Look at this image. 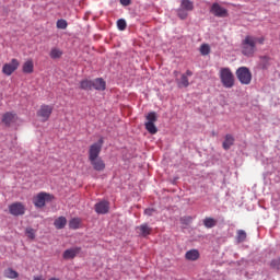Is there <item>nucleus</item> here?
Wrapping results in <instances>:
<instances>
[{
    "label": "nucleus",
    "mask_w": 280,
    "mask_h": 280,
    "mask_svg": "<svg viewBox=\"0 0 280 280\" xmlns=\"http://www.w3.org/2000/svg\"><path fill=\"white\" fill-rule=\"evenodd\" d=\"M54 226L58 230H62L67 226V218L59 217L54 221Z\"/></svg>",
    "instance_id": "nucleus-21"
},
{
    "label": "nucleus",
    "mask_w": 280,
    "mask_h": 280,
    "mask_svg": "<svg viewBox=\"0 0 280 280\" xmlns=\"http://www.w3.org/2000/svg\"><path fill=\"white\" fill-rule=\"evenodd\" d=\"M203 226L206 229H213L214 226H218V220L207 217L203 219Z\"/></svg>",
    "instance_id": "nucleus-22"
},
{
    "label": "nucleus",
    "mask_w": 280,
    "mask_h": 280,
    "mask_svg": "<svg viewBox=\"0 0 280 280\" xmlns=\"http://www.w3.org/2000/svg\"><path fill=\"white\" fill-rule=\"evenodd\" d=\"M82 248L81 247H72L69 249H66L62 254L63 259H75L78 255H80Z\"/></svg>",
    "instance_id": "nucleus-12"
},
{
    "label": "nucleus",
    "mask_w": 280,
    "mask_h": 280,
    "mask_svg": "<svg viewBox=\"0 0 280 280\" xmlns=\"http://www.w3.org/2000/svg\"><path fill=\"white\" fill-rule=\"evenodd\" d=\"M54 200V196L47 192H39L33 198V203L37 209H43L46 202Z\"/></svg>",
    "instance_id": "nucleus-5"
},
{
    "label": "nucleus",
    "mask_w": 280,
    "mask_h": 280,
    "mask_svg": "<svg viewBox=\"0 0 280 280\" xmlns=\"http://www.w3.org/2000/svg\"><path fill=\"white\" fill-rule=\"evenodd\" d=\"M194 75L191 70H187L186 73L182 74L180 80H176L177 86L179 89H187L189 86V78Z\"/></svg>",
    "instance_id": "nucleus-11"
},
{
    "label": "nucleus",
    "mask_w": 280,
    "mask_h": 280,
    "mask_svg": "<svg viewBox=\"0 0 280 280\" xmlns=\"http://www.w3.org/2000/svg\"><path fill=\"white\" fill-rule=\"evenodd\" d=\"M219 78L224 89H233L235 86V75L230 68H221L219 70Z\"/></svg>",
    "instance_id": "nucleus-2"
},
{
    "label": "nucleus",
    "mask_w": 280,
    "mask_h": 280,
    "mask_svg": "<svg viewBox=\"0 0 280 280\" xmlns=\"http://www.w3.org/2000/svg\"><path fill=\"white\" fill-rule=\"evenodd\" d=\"M246 241V232L244 230L237 231V242L242 243Z\"/></svg>",
    "instance_id": "nucleus-32"
},
{
    "label": "nucleus",
    "mask_w": 280,
    "mask_h": 280,
    "mask_svg": "<svg viewBox=\"0 0 280 280\" xmlns=\"http://www.w3.org/2000/svg\"><path fill=\"white\" fill-rule=\"evenodd\" d=\"M266 43V37L247 35L242 42V54L247 58H253L257 51V45H264Z\"/></svg>",
    "instance_id": "nucleus-1"
},
{
    "label": "nucleus",
    "mask_w": 280,
    "mask_h": 280,
    "mask_svg": "<svg viewBox=\"0 0 280 280\" xmlns=\"http://www.w3.org/2000/svg\"><path fill=\"white\" fill-rule=\"evenodd\" d=\"M236 78L241 84H250L253 81V73L246 67H241L236 70Z\"/></svg>",
    "instance_id": "nucleus-4"
},
{
    "label": "nucleus",
    "mask_w": 280,
    "mask_h": 280,
    "mask_svg": "<svg viewBox=\"0 0 280 280\" xmlns=\"http://www.w3.org/2000/svg\"><path fill=\"white\" fill-rule=\"evenodd\" d=\"M80 224H82V220L80 218H73L69 221V229L75 231L80 229Z\"/></svg>",
    "instance_id": "nucleus-25"
},
{
    "label": "nucleus",
    "mask_w": 280,
    "mask_h": 280,
    "mask_svg": "<svg viewBox=\"0 0 280 280\" xmlns=\"http://www.w3.org/2000/svg\"><path fill=\"white\" fill-rule=\"evenodd\" d=\"M4 276L8 279H16L19 277V272L14 271L12 268H9L4 271Z\"/></svg>",
    "instance_id": "nucleus-27"
},
{
    "label": "nucleus",
    "mask_w": 280,
    "mask_h": 280,
    "mask_svg": "<svg viewBox=\"0 0 280 280\" xmlns=\"http://www.w3.org/2000/svg\"><path fill=\"white\" fill-rule=\"evenodd\" d=\"M269 266L271 270H280V257L272 259Z\"/></svg>",
    "instance_id": "nucleus-29"
},
{
    "label": "nucleus",
    "mask_w": 280,
    "mask_h": 280,
    "mask_svg": "<svg viewBox=\"0 0 280 280\" xmlns=\"http://www.w3.org/2000/svg\"><path fill=\"white\" fill-rule=\"evenodd\" d=\"M28 240H35L36 238V230L32 228H27L25 231Z\"/></svg>",
    "instance_id": "nucleus-31"
},
{
    "label": "nucleus",
    "mask_w": 280,
    "mask_h": 280,
    "mask_svg": "<svg viewBox=\"0 0 280 280\" xmlns=\"http://www.w3.org/2000/svg\"><path fill=\"white\" fill-rule=\"evenodd\" d=\"M260 60H261V62H262L264 69H266V67H268V62H270V57H268V56H262V57H260Z\"/></svg>",
    "instance_id": "nucleus-35"
},
{
    "label": "nucleus",
    "mask_w": 280,
    "mask_h": 280,
    "mask_svg": "<svg viewBox=\"0 0 280 280\" xmlns=\"http://www.w3.org/2000/svg\"><path fill=\"white\" fill-rule=\"evenodd\" d=\"M180 8L186 10V12H192L194 11V2L190 0H182Z\"/></svg>",
    "instance_id": "nucleus-23"
},
{
    "label": "nucleus",
    "mask_w": 280,
    "mask_h": 280,
    "mask_svg": "<svg viewBox=\"0 0 280 280\" xmlns=\"http://www.w3.org/2000/svg\"><path fill=\"white\" fill-rule=\"evenodd\" d=\"M80 89H82V91H91L93 89V81L91 80L81 81Z\"/></svg>",
    "instance_id": "nucleus-26"
},
{
    "label": "nucleus",
    "mask_w": 280,
    "mask_h": 280,
    "mask_svg": "<svg viewBox=\"0 0 280 280\" xmlns=\"http://www.w3.org/2000/svg\"><path fill=\"white\" fill-rule=\"evenodd\" d=\"M117 27L120 32H124V30H126V27H127L126 20H124V19L118 20Z\"/></svg>",
    "instance_id": "nucleus-33"
},
{
    "label": "nucleus",
    "mask_w": 280,
    "mask_h": 280,
    "mask_svg": "<svg viewBox=\"0 0 280 280\" xmlns=\"http://www.w3.org/2000/svg\"><path fill=\"white\" fill-rule=\"evenodd\" d=\"M154 211H156V210H154V208H148L144 210V214L149 215V217L154 215Z\"/></svg>",
    "instance_id": "nucleus-36"
},
{
    "label": "nucleus",
    "mask_w": 280,
    "mask_h": 280,
    "mask_svg": "<svg viewBox=\"0 0 280 280\" xmlns=\"http://www.w3.org/2000/svg\"><path fill=\"white\" fill-rule=\"evenodd\" d=\"M188 261H198L200 259V252L198 249H190L185 254Z\"/></svg>",
    "instance_id": "nucleus-17"
},
{
    "label": "nucleus",
    "mask_w": 280,
    "mask_h": 280,
    "mask_svg": "<svg viewBox=\"0 0 280 280\" xmlns=\"http://www.w3.org/2000/svg\"><path fill=\"white\" fill-rule=\"evenodd\" d=\"M210 52H211V47H209V44H203L200 46L201 56H209Z\"/></svg>",
    "instance_id": "nucleus-30"
},
{
    "label": "nucleus",
    "mask_w": 280,
    "mask_h": 280,
    "mask_svg": "<svg viewBox=\"0 0 280 280\" xmlns=\"http://www.w3.org/2000/svg\"><path fill=\"white\" fill-rule=\"evenodd\" d=\"M174 75H178V71H174Z\"/></svg>",
    "instance_id": "nucleus-39"
},
{
    "label": "nucleus",
    "mask_w": 280,
    "mask_h": 280,
    "mask_svg": "<svg viewBox=\"0 0 280 280\" xmlns=\"http://www.w3.org/2000/svg\"><path fill=\"white\" fill-rule=\"evenodd\" d=\"M67 20H58L57 21V28L58 30H67Z\"/></svg>",
    "instance_id": "nucleus-34"
},
{
    "label": "nucleus",
    "mask_w": 280,
    "mask_h": 280,
    "mask_svg": "<svg viewBox=\"0 0 280 280\" xmlns=\"http://www.w3.org/2000/svg\"><path fill=\"white\" fill-rule=\"evenodd\" d=\"M92 89H95V91H106V81L103 79H95L92 81Z\"/></svg>",
    "instance_id": "nucleus-16"
},
{
    "label": "nucleus",
    "mask_w": 280,
    "mask_h": 280,
    "mask_svg": "<svg viewBox=\"0 0 280 280\" xmlns=\"http://www.w3.org/2000/svg\"><path fill=\"white\" fill-rule=\"evenodd\" d=\"M210 13L218 19H226V16H229V11L218 2L212 3Z\"/></svg>",
    "instance_id": "nucleus-8"
},
{
    "label": "nucleus",
    "mask_w": 280,
    "mask_h": 280,
    "mask_svg": "<svg viewBox=\"0 0 280 280\" xmlns=\"http://www.w3.org/2000/svg\"><path fill=\"white\" fill-rule=\"evenodd\" d=\"M21 62H19V59H12L10 63H4L2 67V73L4 75H12L16 69H19Z\"/></svg>",
    "instance_id": "nucleus-10"
},
{
    "label": "nucleus",
    "mask_w": 280,
    "mask_h": 280,
    "mask_svg": "<svg viewBox=\"0 0 280 280\" xmlns=\"http://www.w3.org/2000/svg\"><path fill=\"white\" fill-rule=\"evenodd\" d=\"M9 213L11 215H15L19 218V215H25V205L22 202H13L9 206Z\"/></svg>",
    "instance_id": "nucleus-9"
},
{
    "label": "nucleus",
    "mask_w": 280,
    "mask_h": 280,
    "mask_svg": "<svg viewBox=\"0 0 280 280\" xmlns=\"http://www.w3.org/2000/svg\"><path fill=\"white\" fill-rule=\"evenodd\" d=\"M34 280H45V278H43V276H37V277H34Z\"/></svg>",
    "instance_id": "nucleus-38"
},
{
    "label": "nucleus",
    "mask_w": 280,
    "mask_h": 280,
    "mask_svg": "<svg viewBox=\"0 0 280 280\" xmlns=\"http://www.w3.org/2000/svg\"><path fill=\"white\" fill-rule=\"evenodd\" d=\"M104 145V138H101L97 142L93 143L89 149V161L100 159L102 147Z\"/></svg>",
    "instance_id": "nucleus-7"
},
{
    "label": "nucleus",
    "mask_w": 280,
    "mask_h": 280,
    "mask_svg": "<svg viewBox=\"0 0 280 280\" xmlns=\"http://www.w3.org/2000/svg\"><path fill=\"white\" fill-rule=\"evenodd\" d=\"M121 5H130V0H120Z\"/></svg>",
    "instance_id": "nucleus-37"
},
{
    "label": "nucleus",
    "mask_w": 280,
    "mask_h": 280,
    "mask_svg": "<svg viewBox=\"0 0 280 280\" xmlns=\"http://www.w3.org/2000/svg\"><path fill=\"white\" fill-rule=\"evenodd\" d=\"M90 163L95 172H104V170H106V163H104V160H102V158H95L94 160H90Z\"/></svg>",
    "instance_id": "nucleus-13"
},
{
    "label": "nucleus",
    "mask_w": 280,
    "mask_h": 280,
    "mask_svg": "<svg viewBox=\"0 0 280 280\" xmlns=\"http://www.w3.org/2000/svg\"><path fill=\"white\" fill-rule=\"evenodd\" d=\"M23 73H34V61L32 59L26 60L22 66Z\"/></svg>",
    "instance_id": "nucleus-19"
},
{
    "label": "nucleus",
    "mask_w": 280,
    "mask_h": 280,
    "mask_svg": "<svg viewBox=\"0 0 280 280\" xmlns=\"http://www.w3.org/2000/svg\"><path fill=\"white\" fill-rule=\"evenodd\" d=\"M14 119H16V114L8 112L2 116V124H4V126H10L11 124H14Z\"/></svg>",
    "instance_id": "nucleus-18"
},
{
    "label": "nucleus",
    "mask_w": 280,
    "mask_h": 280,
    "mask_svg": "<svg viewBox=\"0 0 280 280\" xmlns=\"http://www.w3.org/2000/svg\"><path fill=\"white\" fill-rule=\"evenodd\" d=\"M233 143H235V138H233L231 133H228L225 136V140L223 141L222 147L224 150H231V147L233 145Z\"/></svg>",
    "instance_id": "nucleus-20"
},
{
    "label": "nucleus",
    "mask_w": 280,
    "mask_h": 280,
    "mask_svg": "<svg viewBox=\"0 0 280 280\" xmlns=\"http://www.w3.org/2000/svg\"><path fill=\"white\" fill-rule=\"evenodd\" d=\"M145 130H148V132L150 135H156L159 132V129L156 128V121L159 120V116H156V112H151L145 116Z\"/></svg>",
    "instance_id": "nucleus-3"
},
{
    "label": "nucleus",
    "mask_w": 280,
    "mask_h": 280,
    "mask_svg": "<svg viewBox=\"0 0 280 280\" xmlns=\"http://www.w3.org/2000/svg\"><path fill=\"white\" fill-rule=\"evenodd\" d=\"M137 231L141 237H148V235L152 234V228L148 225V223H143L137 228Z\"/></svg>",
    "instance_id": "nucleus-15"
},
{
    "label": "nucleus",
    "mask_w": 280,
    "mask_h": 280,
    "mask_svg": "<svg viewBox=\"0 0 280 280\" xmlns=\"http://www.w3.org/2000/svg\"><path fill=\"white\" fill-rule=\"evenodd\" d=\"M49 56L52 60H58V58H62V50L60 48H51Z\"/></svg>",
    "instance_id": "nucleus-24"
},
{
    "label": "nucleus",
    "mask_w": 280,
    "mask_h": 280,
    "mask_svg": "<svg viewBox=\"0 0 280 280\" xmlns=\"http://www.w3.org/2000/svg\"><path fill=\"white\" fill-rule=\"evenodd\" d=\"M94 209L96 213L105 215V213H108V209H110V207L107 201H100L95 203Z\"/></svg>",
    "instance_id": "nucleus-14"
},
{
    "label": "nucleus",
    "mask_w": 280,
    "mask_h": 280,
    "mask_svg": "<svg viewBox=\"0 0 280 280\" xmlns=\"http://www.w3.org/2000/svg\"><path fill=\"white\" fill-rule=\"evenodd\" d=\"M177 16L182 20L185 21V19H187V16H189L188 11H186L185 9H182V7H179L177 9Z\"/></svg>",
    "instance_id": "nucleus-28"
},
{
    "label": "nucleus",
    "mask_w": 280,
    "mask_h": 280,
    "mask_svg": "<svg viewBox=\"0 0 280 280\" xmlns=\"http://www.w3.org/2000/svg\"><path fill=\"white\" fill-rule=\"evenodd\" d=\"M51 113H54V106L43 104L37 110V117L40 121H43V124H45V121H49V117H51Z\"/></svg>",
    "instance_id": "nucleus-6"
}]
</instances>
